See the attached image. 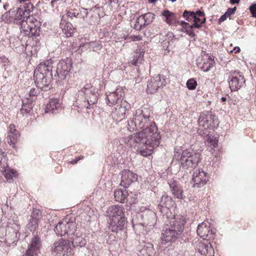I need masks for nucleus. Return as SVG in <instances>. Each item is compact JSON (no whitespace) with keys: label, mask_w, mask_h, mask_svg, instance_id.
<instances>
[{"label":"nucleus","mask_w":256,"mask_h":256,"mask_svg":"<svg viewBox=\"0 0 256 256\" xmlns=\"http://www.w3.org/2000/svg\"><path fill=\"white\" fill-rule=\"evenodd\" d=\"M152 112L149 108H144L136 110L132 118L128 122V128L130 132L143 129L126 138L132 144L136 143L138 150L142 156H149L153 148L160 144L161 136L158 132L156 123L151 117Z\"/></svg>","instance_id":"f257e3e1"},{"label":"nucleus","mask_w":256,"mask_h":256,"mask_svg":"<svg viewBox=\"0 0 256 256\" xmlns=\"http://www.w3.org/2000/svg\"><path fill=\"white\" fill-rule=\"evenodd\" d=\"M166 227L161 234V240L164 243L175 240L182 233L186 222L185 218L180 215H176L168 218L165 216L162 218Z\"/></svg>","instance_id":"f03ea898"},{"label":"nucleus","mask_w":256,"mask_h":256,"mask_svg":"<svg viewBox=\"0 0 256 256\" xmlns=\"http://www.w3.org/2000/svg\"><path fill=\"white\" fill-rule=\"evenodd\" d=\"M52 62L51 60L40 63L34 70V76L37 87L48 86L52 80Z\"/></svg>","instance_id":"7ed1b4c3"},{"label":"nucleus","mask_w":256,"mask_h":256,"mask_svg":"<svg viewBox=\"0 0 256 256\" xmlns=\"http://www.w3.org/2000/svg\"><path fill=\"white\" fill-rule=\"evenodd\" d=\"M106 213L110 218L109 228L114 232L122 230L126 222L124 208L122 205L112 206Z\"/></svg>","instance_id":"20e7f679"},{"label":"nucleus","mask_w":256,"mask_h":256,"mask_svg":"<svg viewBox=\"0 0 256 256\" xmlns=\"http://www.w3.org/2000/svg\"><path fill=\"white\" fill-rule=\"evenodd\" d=\"M200 160V155L191 150H184L180 158L181 165L183 168H188L196 166Z\"/></svg>","instance_id":"39448f33"},{"label":"nucleus","mask_w":256,"mask_h":256,"mask_svg":"<svg viewBox=\"0 0 256 256\" xmlns=\"http://www.w3.org/2000/svg\"><path fill=\"white\" fill-rule=\"evenodd\" d=\"M71 245L70 240L60 238L54 243L52 252L55 256H70L72 254Z\"/></svg>","instance_id":"423d86ee"},{"label":"nucleus","mask_w":256,"mask_h":256,"mask_svg":"<svg viewBox=\"0 0 256 256\" xmlns=\"http://www.w3.org/2000/svg\"><path fill=\"white\" fill-rule=\"evenodd\" d=\"M124 92L121 88H117L114 92H110L108 96V104L110 106L116 105L115 112H121L122 115L126 112V106H122Z\"/></svg>","instance_id":"0eeeda50"},{"label":"nucleus","mask_w":256,"mask_h":256,"mask_svg":"<svg viewBox=\"0 0 256 256\" xmlns=\"http://www.w3.org/2000/svg\"><path fill=\"white\" fill-rule=\"evenodd\" d=\"M198 123L200 126L208 130V129L216 128L218 124V121L217 117L212 112H206L200 114Z\"/></svg>","instance_id":"6e6552de"},{"label":"nucleus","mask_w":256,"mask_h":256,"mask_svg":"<svg viewBox=\"0 0 256 256\" xmlns=\"http://www.w3.org/2000/svg\"><path fill=\"white\" fill-rule=\"evenodd\" d=\"M27 22L22 24V30L28 37L38 36L40 32V26L34 18H28Z\"/></svg>","instance_id":"1a4fd4ad"},{"label":"nucleus","mask_w":256,"mask_h":256,"mask_svg":"<svg viewBox=\"0 0 256 256\" xmlns=\"http://www.w3.org/2000/svg\"><path fill=\"white\" fill-rule=\"evenodd\" d=\"M228 83L231 91L238 90L246 86V80L241 72L230 71L228 73Z\"/></svg>","instance_id":"9d476101"},{"label":"nucleus","mask_w":256,"mask_h":256,"mask_svg":"<svg viewBox=\"0 0 256 256\" xmlns=\"http://www.w3.org/2000/svg\"><path fill=\"white\" fill-rule=\"evenodd\" d=\"M158 202V208L162 216V218L165 216H167L168 218L172 216L170 208L174 207L176 206V203L172 198L167 195H163Z\"/></svg>","instance_id":"9b49d317"},{"label":"nucleus","mask_w":256,"mask_h":256,"mask_svg":"<svg viewBox=\"0 0 256 256\" xmlns=\"http://www.w3.org/2000/svg\"><path fill=\"white\" fill-rule=\"evenodd\" d=\"M32 237L28 244V249L26 250L24 256H38L40 252V248L42 242L38 232H33Z\"/></svg>","instance_id":"f8f14e48"},{"label":"nucleus","mask_w":256,"mask_h":256,"mask_svg":"<svg viewBox=\"0 0 256 256\" xmlns=\"http://www.w3.org/2000/svg\"><path fill=\"white\" fill-rule=\"evenodd\" d=\"M166 84V77L162 74H158L153 77L148 82L146 92L148 94H154L163 88Z\"/></svg>","instance_id":"ddd939ff"},{"label":"nucleus","mask_w":256,"mask_h":256,"mask_svg":"<svg viewBox=\"0 0 256 256\" xmlns=\"http://www.w3.org/2000/svg\"><path fill=\"white\" fill-rule=\"evenodd\" d=\"M72 64V60L70 58H67L66 60H60L58 64L56 74L54 75V77H58L62 80H65L70 72Z\"/></svg>","instance_id":"4468645a"},{"label":"nucleus","mask_w":256,"mask_h":256,"mask_svg":"<svg viewBox=\"0 0 256 256\" xmlns=\"http://www.w3.org/2000/svg\"><path fill=\"white\" fill-rule=\"evenodd\" d=\"M215 231L210 228V223L206 221L199 224L197 228L198 234L203 240L213 238Z\"/></svg>","instance_id":"2eb2a0df"},{"label":"nucleus","mask_w":256,"mask_h":256,"mask_svg":"<svg viewBox=\"0 0 256 256\" xmlns=\"http://www.w3.org/2000/svg\"><path fill=\"white\" fill-rule=\"evenodd\" d=\"M192 180L194 187L200 188L206 184L208 177L206 174L202 169L198 168L194 172Z\"/></svg>","instance_id":"dca6fc26"},{"label":"nucleus","mask_w":256,"mask_h":256,"mask_svg":"<svg viewBox=\"0 0 256 256\" xmlns=\"http://www.w3.org/2000/svg\"><path fill=\"white\" fill-rule=\"evenodd\" d=\"M120 186L124 188H128L132 183L138 180V175L128 170H124L122 172Z\"/></svg>","instance_id":"f3484780"},{"label":"nucleus","mask_w":256,"mask_h":256,"mask_svg":"<svg viewBox=\"0 0 256 256\" xmlns=\"http://www.w3.org/2000/svg\"><path fill=\"white\" fill-rule=\"evenodd\" d=\"M197 66L204 72H208L214 66V59L210 58L208 54H204L202 58L197 60Z\"/></svg>","instance_id":"a211bd4d"},{"label":"nucleus","mask_w":256,"mask_h":256,"mask_svg":"<svg viewBox=\"0 0 256 256\" xmlns=\"http://www.w3.org/2000/svg\"><path fill=\"white\" fill-rule=\"evenodd\" d=\"M42 216L41 212L38 209H34L30 216L27 228L31 232L34 231L38 226V222Z\"/></svg>","instance_id":"6ab92c4d"},{"label":"nucleus","mask_w":256,"mask_h":256,"mask_svg":"<svg viewBox=\"0 0 256 256\" xmlns=\"http://www.w3.org/2000/svg\"><path fill=\"white\" fill-rule=\"evenodd\" d=\"M20 230V226L18 224L13 222L12 223H10L8 226L6 230V236L10 238L11 240L13 242L17 240L20 236V234L18 232Z\"/></svg>","instance_id":"aec40b11"},{"label":"nucleus","mask_w":256,"mask_h":256,"mask_svg":"<svg viewBox=\"0 0 256 256\" xmlns=\"http://www.w3.org/2000/svg\"><path fill=\"white\" fill-rule=\"evenodd\" d=\"M13 14V21L21 27L22 22H27V18L34 17L31 15H26L22 8H14V12Z\"/></svg>","instance_id":"412c9836"},{"label":"nucleus","mask_w":256,"mask_h":256,"mask_svg":"<svg viewBox=\"0 0 256 256\" xmlns=\"http://www.w3.org/2000/svg\"><path fill=\"white\" fill-rule=\"evenodd\" d=\"M198 251L202 255L212 256L214 252V248L211 244L202 242H198L196 245Z\"/></svg>","instance_id":"4be33fe9"},{"label":"nucleus","mask_w":256,"mask_h":256,"mask_svg":"<svg viewBox=\"0 0 256 256\" xmlns=\"http://www.w3.org/2000/svg\"><path fill=\"white\" fill-rule=\"evenodd\" d=\"M168 184L173 194L178 199H184L185 196L183 194V190L180 186L176 181L171 180Z\"/></svg>","instance_id":"5701e85b"},{"label":"nucleus","mask_w":256,"mask_h":256,"mask_svg":"<svg viewBox=\"0 0 256 256\" xmlns=\"http://www.w3.org/2000/svg\"><path fill=\"white\" fill-rule=\"evenodd\" d=\"M60 106L59 100L58 98H52L46 106L45 112L46 113L56 114L58 112V108Z\"/></svg>","instance_id":"b1692460"},{"label":"nucleus","mask_w":256,"mask_h":256,"mask_svg":"<svg viewBox=\"0 0 256 256\" xmlns=\"http://www.w3.org/2000/svg\"><path fill=\"white\" fill-rule=\"evenodd\" d=\"M162 15L166 18V22L169 25L176 24V16L174 13L168 10H164Z\"/></svg>","instance_id":"393cba45"},{"label":"nucleus","mask_w":256,"mask_h":256,"mask_svg":"<svg viewBox=\"0 0 256 256\" xmlns=\"http://www.w3.org/2000/svg\"><path fill=\"white\" fill-rule=\"evenodd\" d=\"M98 89L92 86L90 84H87L79 91V92H81L84 94L85 98L98 93Z\"/></svg>","instance_id":"a878e982"},{"label":"nucleus","mask_w":256,"mask_h":256,"mask_svg":"<svg viewBox=\"0 0 256 256\" xmlns=\"http://www.w3.org/2000/svg\"><path fill=\"white\" fill-rule=\"evenodd\" d=\"M98 95V93H96L85 98L84 104H82L81 107L86 108H91V106H93L97 102Z\"/></svg>","instance_id":"bb28decb"},{"label":"nucleus","mask_w":256,"mask_h":256,"mask_svg":"<svg viewBox=\"0 0 256 256\" xmlns=\"http://www.w3.org/2000/svg\"><path fill=\"white\" fill-rule=\"evenodd\" d=\"M66 220L59 222L55 227L54 231L56 234L60 236L68 235V231L66 230Z\"/></svg>","instance_id":"cd10ccee"},{"label":"nucleus","mask_w":256,"mask_h":256,"mask_svg":"<svg viewBox=\"0 0 256 256\" xmlns=\"http://www.w3.org/2000/svg\"><path fill=\"white\" fill-rule=\"evenodd\" d=\"M72 236V237L70 238L72 240L71 244L73 245L74 247H82L85 246L86 242L84 238L78 236V234H74V235Z\"/></svg>","instance_id":"c85d7f7f"},{"label":"nucleus","mask_w":256,"mask_h":256,"mask_svg":"<svg viewBox=\"0 0 256 256\" xmlns=\"http://www.w3.org/2000/svg\"><path fill=\"white\" fill-rule=\"evenodd\" d=\"M144 52L143 49L142 50V48H138L136 50V54L133 56V59L131 61V63L132 65L136 66L138 63V62H142Z\"/></svg>","instance_id":"c756f323"},{"label":"nucleus","mask_w":256,"mask_h":256,"mask_svg":"<svg viewBox=\"0 0 256 256\" xmlns=\"http://www.w3.org/2000/svg\"><path fill=\"white\" fill-rule=\"evenodd\" d=\"M128 196V192L124 190H117L114 192V196L116 200L120 202L121 203H124L125 198Z\"/></svg>","instance_id":"7c9ffc66"},{"label":"nucleus","mask_w":256,"mask_h":256,"mask_svg":"<svg viewBox=\"0 0 256 256\" xmlns=\"http://www.w3.org/2000/svg\"><path fill=\"white\" fill-rule=\"evenodd\" d=\"M140 254L143 256H152L154 252L153 245L148 243L140 252Z\"/></svg>","instance_id":"2f4dec72"},{"label":"nucleus","mask_w":256,"mask_h":256,"mask_svg":"<svg viewBox=\"0 0 256 256\" xmlns=\"http://www.w3.org/2000/svg\"><path fill=\"white\" fill-rule=\"evenodd\" d=\"M198 132L202 136H204V135H206V140L207 142L210 144L213 148H216L217 146L218 142V140H216V138H211L210 136H209V134L208 133V130H206L205 132H204L203 133H202V130L199 129Z\"/></svg>","instance_id":"473e14b6"},{"label":"nucleus","mask_w":256,"mask_h":256,"mask_svg":"<svg viewBox=\"0 0 256 256\" xmlns=\"http://www.w3.org/2000/svg\"><path fill=\"white\" fill-rule=\"evenodd\" d=\"M14 12V8L10 9L2 15V20L6 23H10L13 22V13Z\"/></svg>","instance_id":"72a5a7b5"},{"label":"nucleus","mask_w":256,"mask_h":256,"mask_svg":"<svg viewBox=\"0 0 256 256\" xmlns=\"http://www.w3.org/2000/svg\"><path fill=\"white\" fill-rule=\"evenodd\" d=\"M2 174L4 176L7 180H10L12 178L13 176H14L16 172L11 168H10L8 164L5 166L4 168H0Z\"/></svg>","instance_id":"f704fd0d"},{"label":"nucleus","mask_w":256,"mask_h":256,"mask_svg":"<svg viewBox=\"0 0 256 256\" xmlns=\"http://www.w3.org/2000/svg\"><path fill=\"white\" fill-rule=\"evenodd\" d=\"M66 230L68 231V236H72L74 235L76 232V222L72 221L68 222L66 220Z\"/></svg>","instance_id":"c9c22d12"},{"label":"nucleus","mask_w":256,"mask_h":256,"mask_svg":"<svg viewBox=\"0 0 256 256\" xmlns=\"http://www.w3.org/2000/svg\"><path fill=\"white\" fill-rule=\"evenodd\" d=\"M33 107L32 102H30L29 98H28L27 101L25 103H23L22 107L20 109V112L22 114L29 113Z\"/></svg>","instance_id":"e433bc0d"},{"label":"nucleus","mask_w":256,"mask_h":256,"mask_svg":"<svg viewBox=\"0 0 256 256\" xmlns=\"http://www.w3.org/2000/svg\"><path fill=\"white\" fill-rule=\"evenodd\" d=\"M66 24L67 26H65L64 21V22L62 21L60 23V27L62 29L63 32H64L67 37L72 36L74 33V30L71 29L70 30H68V27L71 24L66 23Z\"/></svg>","instance_id":"4c0bfd02"},{"label":"nucleus","mask_w":256,"mask_h":256,"mask_svg":"<svg viewBox=\"0 0 256 256\" xmlns=\"http://www.w3.org/2000/svg\"><path fill=\"white\" fill-rule=\"evenodd\" d=\"M144 18L142 14L136 20V24L134 26V28L137 30H140L146 26Z\"/></svg>","instance_id":"58836bf2"},{"label":"nucleus","mask_w":256,"mask_h":256,"mask_svg":"<svg viewBox=\"0 0 256 256\" xmlns=\"http://www.w3.org/2000/svg\"><path fill=\"white\" fill-rule=\"evenodd\" d=\"M155 14L152 12H148L144 14H142V16L144 18V22L146 26L150 24L155 18Z\"/></svg>","instance_id":"ea45409f"},{"label":"nucleus","mask_w":256,"mask_h":256,"mask_svg":"<svg viewBox=\"0 0 256 256\" xmlns=\"http://www.w3.org/2000/svg\"><path fill=\"white\" fill-rule=\"evenodd\" d=\"M6 154L3 152L2 149H0V169L4 168L5 166L7 165V158H6Z\"/></svg>","instance_id":"a19ab883"},{"label":"nucleus","mask_w":256,"mask_h":256,"mask_svg":"<svg viewBox=\"0 0 256 256\" xmlns=\"http://www.w3.org/2000/svg\"><path fill=\"white\" fill-rule=\"evenodd\" d=\"M8 137L10 140V144H14L16 142L19 138V132L18 130H14L13 132H9Z\"/></svg>","instance_id":"79ce46f5"},{"label":"nucleus","mask_w":256,"mask_h":256,"mask_svg":"<svg viewBox=\"0 0 256 256\" xmlns=\"http://www.w3.org/2000/svg\"><path fill=\"white\" fill-rule=\"evenodd\" d=\"M34 8V6L30 2L24 4L23 10L26 16L30 15V13L32 12Z\"/></svg>","instance_id":"37998d69"},{"label":"nucleus","mask_w":256,"mask_h":256,"mask_svg":"<svg viewBox=\"0 0 256 256\" xmlns=\"http://www.w3.org/2000/svg\"><path fill=\"white\" fill-rule=\"evenodd\" d=\"M186 87L190 90L196 89L198 84L197 82L194 78L189 79L186 82Z\"/></svg>","instance_id":"c03bdc74"},{"label":"nucleus","mask_w":256,"mask_h":256,"mask_svg":"<svg viewBox=\"0 0 256 256\" xmlns=\"http://www.w3.org/2000/svg\"><path fill=\"white\" fill-rule=\"evenodd\" d=\"M194 15V12L185 10L183 13V17L188 21H190L193 19L192 17Z\"/></svg>","instance_id":"a18cd8bd"},{"label":"nucleus","mask_w":256,"mask_h":256,"mask_svg":"<svg viewBox=\"0 0 256 256\" xmlns=\"http://www.w3.org/2000/svg\"><path fill=\"white\" fill-rule=\"evenodd\" d=\"M40 94V90L38 88H31L29 92V100H32L33 97L36 98Z\"/></svg>","instance_id":"49530a36"},{"label":"nucleus","mask_w":256,"mask_h":256,"mask_svg":"<svg viewBox=\"0 0 256 256\" xmlns=\"http://www.w3.org/2000/svg\"><path fill=\"white\" fill-rule=\"evenodd\" d=\"M188 28H187L188 31H186V33L188 34L191 38H194L195 36V34L192 30V26L191 24H189L188 26Z\"/></svg>","instance_id":"de8ad7c7"},{"label":"nucleus","mask_w":256,"mask_h":256,"mask_svg":"<svg viewBox=\"0 0 256 256\" xmlns=\"http://www.w3.org/2000/svg\"><path fill=\"white\" fill-rule=\"evenodd\" d=\"M206 18H204L200 23L194 22L191 25L193 28H200L202 26V25L206 22Z\"/></svg>","instance_id":"09e8293b"},{"label":"nucleus","mask_w":256,"mask_h":256,"mask_svg":"<svg viewBox=\"0 0 256 256\" xmlns=\"http://www.w3.org/2000/svg\"><path fill=\"white\" fill-rule=\"evenodd\" d=\"M250 10L252 16L256 18V4H252L250 7Z\"/></svg>","instance_id":"8fccbe9b"},{"label":"nucleus","mask_w":256,"mask_h":256,"mask_svg":"<svg viewBox=\"0 0 256 256\" xmlns=\"http://www.w3.org/2000/svg\"><path fill=\"white\" fill-rule=\"evenodd\" d=\"M236 10V7L234 6L232 8H228L226 12H225L226 15L228 17H229L232 14L234 13L235 11Z\"/></svg>","instance_id":"3c124183"},{"label":"nucleus","mask_w":256,"mask_h":256,"mask_svg":"<svg viewBox=\"0 0 256 256\" xmlns=\"http://www.w3.org/2000/svg\"><path fill=\"white\" fill-rule=\"evenodd\" d=\"M88 44L90 45V46H91L92 48H96V50H100L102 48L100 44H97L95 42H90Z\"/></svg>","instance_id":"603ef678"},{"label":"nucleus","mask_w":256,"mask_h":256,"mask_svg":"<svg viewBox=\"0 0 256 256\" xmlns=\"http://www.w3.org/2000/svg\"><path fill=\"white\" fill-rule=\"evenodd\" d=\"M79 14H80L79 13L76 14V12H68L67 13L68 16V17L70 18H72L73 17L78 18L79 16Z\"/></svg>","instance_id":"864d4df0"},{"label":"nucleus","mask_w":256,"mask_h":256,"mask_svg":"<svg viewBox=\"0 0 256 256\" xmlns=\"http://www.w3.org/2000/svg\"><path fill=\"white\" fill-rule=\"evenodd\" d=\"M194 14H196L197 16L202 17V18H205V14L204 12L200 10L196 11V12H194Z\"/></svg>","instance_id":"5fc2aeb1"},{"label":"nucleus","mask_w":256,"mask_h":256,"mask_svg":"<svg viewBox=\"0 0 256 256\" xmlns=\"http://www.w3.org/2000/svg\"><path fill=\"white\" fill-rule=\"evenodd\" d=\"M194 14H196L197 16L202 17V18H205V14L204 12L200 10L196 11V12H194Z\"/></svg>","instance_id":"6e6d98bb"},{"label":"nucleus","mask_w":256,"mask_h":256,"mask_svg":"<svg viewBox=\"0 0 256 256\" xmlns=\"http://www.w3.org/2000/svg\"><path fill=\"white\" fill-rule=\"evenodd\" d=\"M202 17H198L196 16V14H194V16H193L192 18L194 19V22H198L200 23L202 19H201Z\"/></svg>","instance_id":"4d7b16f0"},{"label":"nucleus","mask_w":256,"mask_h":256,"mask_svg":"<svg viewBox=\"0 0 256 256\" xmlns=\"http://www.w3.org/2000/svg\"><path fill=\"white\" fill-rule=\"evenodd\" d=\"M0 60L1 62H2V63H8V62H9L8 58H6L4 56H0Z\"/></svg>","instance_id":"13d9d810"},{"label":"nucleus","mask_w":256,"mask_h":256,"mask_svg":"<svg viewBox=\"0 0 256 256\" xmlns=\"http://www.w3.org/2000/svg\"><path fill=\"white\" fill-rule=\"evenodd\" d=\"M176 24H180L182 26H188L190 24L184 21H181V22H180L178 21L177 19H176Z\"/></svg>","instance_id":"bf43d9fd"},{"label":"nucleus","mask_w":256,"mask_h":256,"mask_svg":"<svg viewBox=\"0 0 256 256\" xmlns=\"http://www.w3.org/2000/svg\"><path fill=\"white\" fill-rule=\"evenodd\" d=\"M228 16L226 15V14L224 13V14L222 15L220 18H219V22H224V20H226V18H228Z\"/></svg>","instance_id":"052dcab7"},{"label":"nucleus","mask_w":256,"mask_h":256,"mask_svg":"<svg viewBox=\"0 0 256 256\" xmlns=\"http://www.w3.org/2000/svg\"><path fill=\"white\" fill-rule=\"evenodd\" d=\"M14 130H16L15 128V126L13 124H11L10 126V132H14Z\"/></svg>","instance_id":"680f3d73"},{"label":"nucleus","mask_w":256,"mask_h":256,"mask_svg":"<svg viewBox=\"0 0 256 256\" xmlns=\"http://www.w3.org/2000/svg\"><path fill=\"white\" fill-rule=\"evenodd\" d=\"M187 28H188V26H182L181 30L182 32H186V31H188Z\"/></svg>","instance_id":"e2e57ef3"},{"label":"nucleus","mask_w":256,"mask_h":256,"mask_svg":"<svg viewBox=\"0 0 256 256\" xmlns=\"http://www.w3.org/2000/svg\"><path fill=\"white\" fill-rule=\"evenodd\" d=\"M240 2V0H230V2L232 4H238Z\"/></svg>","instance_id":"0e129e2a"},{"label":"nucleus","mask_w":256,"mask_h":256,"mask_svg":"<svg viewBox=\"0 0 256 256\" xmlns=\"http://www.w3.org/2000/svg\"><path fill=\"white\" fill-rule=\"evenodd\" d=\"M78 102V100H76V104H78L80 105L79 106H78V108H82V107H81V106H82V104H84V100L82 102V104H79Z\"/></svg>","instance_id":"69168bd1"},{"label":"nucleus","mask_w":256,"mask_h":256,"mask_svg":"<svg viewBox=\"0 0 256 256\" xmlns=\"http://www.w3.org/2000/svg\"><path fill=\"white\" fill-rule=\"evenodd\" d=\"M8 6L9 4L8 3L4 4L3 6V8L5 10H7Z\"/></svg>","instance_id":"338daca9"},{"label":"nucleus","mask_w":256,"mask_h":256,"mask_svg":"<svg viewBox=\"0 0 256 256\" xmlns=\"http://www.w3.org/2000/svg\"><path fill=\"white\" fill-rule=\"evenodd\" d=\"M140 38V36H134L133 40H139Z\"/></svg>","instance_id":"774afa93"}]
</instances>
